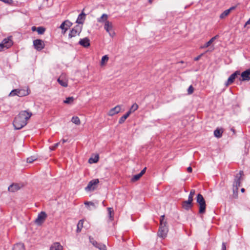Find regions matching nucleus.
I'll use <instances>...</instances> for the list:
<instances>
[{
    "instance_id": "1",
    "label": "nucleus",
    "mask_w": 250,
    "mask_h": 250,
    "mask_svg": "<svg viewBox=\"0 0 250 250\" xmlns=\"http://www.w3.org/2000/svg\"><path fill=\"white\" fill-rule=\"evenodd\" d=\"M32 113L28 110L21 111L15 117L13 121V125L16 129H20L26 125L27 121L30 118Z\"/></svg>"
},
{
    "instance_id": "2",
    "label": "nucleus",
    "mask_w": 250,
    "mask_h": 250,
    "mask_svg": "<svg viewBox=\"0 0 250 250\" xmlns=\"http://www.w3.org/2000/svg\"><path fill=\"white\" fill-rule=\"evenodd\" d=\"M165 216L162 215L160 219V224L159 229L158 232V235L161 238L166 237L167 232L168 228L167 226V222L164 220Z\"/></svg>"
},
{
    "instance_id": "3",
    "label": "nucleus",
    "mask_w": 250,
    "mask_h": 250,
    "mask_svg": "<svg viewBox=\"0 0 250 250\" xmlns=\"http://www.w3.org/2000/svg\"><path fill=\"white\" fill-rule=\"evenodd\" d=\"M196 201L199 205V213H205L206 208V204L203 195L200 193L198 194L196 197Z\"/></svg>"
},
{
    "instance_id": "4",
    "label": "nucleus",
    "mask_w": 250,
    "mask_h": 250,
    "mask_svg": "<svg viewBox=\"0 0 250 250\" xmlns=\"http://www.w3.org/2000/svg\"><path fill=\"white\" fill-rule=\"evenodd\" d=\"M29 94V90L27 88L26 89H15L12 90L9 94L8 96L13 97L18 96L19 97H23L28 95Z\"/></svg>"
},
{
    "instance_id": "5",
    "label": "nucleus",
    "mask_w": 250,
    "mask_h": 250,
    "mask_svg": "<svg viewBox=\"0 0 250 250\" xmlns=\"http://www.w3.org/2000/svg\"><path fill=\"white\" fill-rule=\"evenodd\" d=\"M82 26H80L79 25H76L75 26H74V28H73L71 30L70 32L68 35L69 38H71L72 37H76L77 35H79L82 31Z\"/></svg>"
},
{
    "instance_id": "6",
    "label": "nucleus",
    "mask_w": 250,
    "mask_h": 250,
    "mask_svg": "<svg viewBox=\"0 0 250 250\" xmlns=\"http://www.w3.org/2000/svg\"><path fill=\"white\" fill-rule=\"evenodd\" d=\"M99 183L98 179H95L91 180L88 184L86 187L85 188V190L87 191L94 190L97 188L98 184Z\"/></svg>"
},
{
    "instance_id": "7",
    "label": "nucleus",
    "mask_w": 250,
    "mask_h": 250,
    "mask_svg": "<svg viewBox=\"0 0 250 250\" xmlns=\"http://www.w3.org/2000/svg\"><path fill=\"white\" fill-rule=\"evenodd\" d=\"M104 28L111 37H113L115 35V32L113 31L112 22L109 21H106L104 25Z\"/></svg>"
},
{
    "instance_id": "8",
    "label": "nucleus",
    "mask_w": 250,
    "mask_h": 250,
    "mask_svg": "<svg viewBox=\"0 0 250 250\" xmlns=\"http://www.w3.org/2000/svg\"><path fill=\"white\" fill-rule=\"evenodd\" d=\"M33 46L37 51L42 50L45 47V43L41 39H36L33 41Z\"/></svg>"
},
{
    "instance_id": "9",
    "label": "nucleus",
    "mask_w": 250,
    "mask_h": 250,
    "mask_svg": "<svg viewBox=\"0 0 250 250\" xmlns=\"http://www.w3.org/2000/svg\"><path fill=\"white\" fill-rule=\"evenodd\" d=\"M46 214L44 211H42L39 214L37 218L35 220V223L38 226L41 225L45 220Z\"/></svg>"
},
{
    "instance_id": "10",
    "label": "nucleus",
    "mask_w": 250,
    "mask_h": 250,
    "mask_svg": "<svg viewBox=\"0 0 250 250\" xmlns=\"http://www.w3.org/2000/svg\"><path fill=\"white\" fill-rule=\"evenodd\" d=\"M243 175V171H240L239 172L235 175L234 181L233 184V188H238V187L240 186L241 177Z\"/></svg>"
},
{
    "instance_id": "11",
    "label": "nucleus",
    "mask_w": 250,
    "mask_h": 250,
    "mask_svg": "<svg viewBox=\"0 0 250 250\" xmlns=\"http://www.w3.org/2000/svg\"><path fill=\"white\" fill-rule=\"evenodd\" d=\"M240 75V72L239 71H236L233 74H232L228 78L227 81L225 83V85L226 86H228L229 85L232 84L235 79L238 77V76Z\"/></svg>"
},
{
    "instance_id": "12",
    "label": "nucleus",
    "mask_w": 250,
    "mask_h": 250,
    "mask_svg": "<svg viewBox=\"0 0 250 250\" xmlns=\"http://www.w3.org/2000/svg\"><path fill=\"white\" fill-rule=\"evenodd\" d=\"M89 241L95 247L98 248L100 250H106V248L105 245L98 243L91 236L89 237Z\"/></svg>"
},
{
    "instance_id": "13",
    "label": "nucleus",
    "mask_w": 250,
    "mask_h": 250,
    "mask_svg": "<svg viewBox=\"0 0 250 250\" xmlns=\"http://www.w3.org/2000/svg\"><path fill=\"white\" fill-rule=\"evenodd\" d=\"M241 81H250V68L243 72L241 74Z\"/></svg>"
},
{
    "instance_id": "14",
    "label": "nucleus",
    "mask_w": 250,
    "mask_h": 250,
    "mask_svg": "<svg viewBox=\"0 0 250 250\" xmlns=\"http://www.w3.org/2000/svg\"><path fill=\"white\" fill-rule=\"evenodd\" d=\"M22 186L18 183H13L8 188V190L11 192H15L21 189Z\"/></svg>"
},
{
    "instance_id": "15",
    "label": "nucleus",
    "mask_w": 250,
    "mask_h": 250,
    "mask_svg": "<svg viewBox=\"0 0 250 250\" xmlns=\"http://www.w3.org/2000/svg\"><path fill=\"white\" fill-rule=\"evenodd\" d=\"M121 105H118L114 108H111L108 112L107 115L109 116H113L114 115L119 113L121 111Z\"/></svg>"
},
{
    "instance_id": "16",
    "label": "nucleus",
    "mask_w": 250,
    "mask_h": 250,
    "mask_svg": "<svg viewBox=\"0 0 250 250\" xmlns=\"http://www.w3.org/2000/svg\"><path fill=\"white\" fill-rule=\"evenodd\" d=\"M11 37H9L4 39L1 42L3 45H4L6 49L10 48L13 45V42L11 40Z\"/></svg>"
},
{
    "instance_id": "17",
    "label": "nucleus",
    "mask_w": 250,
    "mask_h": 250,
    "mask_svg": "<svg viewBox=\"0 0 250 250\" xmlns=\"http://www.w3.org/2000/svg\"><path fill=\"white\" fill-rule=\"evenodd\" d=\"M60 85L63 87H67L68 85L67 80L65 78L64 76L61 75L57 80Z\"/></svg>"
},
{
    "instance_id": "18",
    "label": "nucleus",
    "mask_w": 250,
    "mask_h": 250,
    "mask_svg": "<svg viewBox=\"0 0 250 250\" xmlns=\"http://www.w3.org/2000/svg\"><path fill=\"white\" fill-rule=\"evenodd\" d=\"M79 43L84 47H88L90 45V40L88 38L81 39Z\"/></svg>"
},
{
    "instance_id": "19",
    "label": "nucleus",
    "mask_w": 250,
    "mask_h": 250,
    "mask_svg": "<svg viewBox=\"0 0 250 250\" xmlns=\"http://www.w3.org/2000/svg\"><path fill=\"white\" fill-rule=\"evenodd\" d=\"M31 30L33 32L37 31L39 34L42 35L44 33L46 28L42 26L38 27V28L36 26H32Z\"/></svg>"
},
{
    "instance_id": "20",
    "label": "nucleus",
    "mask_w": 250,
    "mask_h": 250,
    "mask_svg": "<svg viewBox=\"0 0 250 250\" xmlns=\"http://www.w3.org/2000/svg\"><path fill=\"white\" fill-rule=\"evenodd\" d=\"M193 206L192 203L188 201H184L182 202V207L187 210L191 209Z\"/></svg>"
},
{
    "instance_id": "21",
    "label": "nucleus",
    "mask_w": 250,
    "mask_h": 250,
    "mask_svg": "<svg viewBox=\"0 0 250 250\" xmlns=\"http://www.w3.org/2000/svg\"><path fill=\"white\" fill-rule=\"evenodd\" d=\"M86 15L83 13V11L79 15L77 20L76 21V22L79 24H83L84 21L85 19Z\"/></svg>"
},
{
    "instance_id": "22",
    "label": "nucleus",
    "mask_w": 250,
    "mask_h": 250,
    "mask_svg": "<svg viewBox=\"0 0 250 250\" xmlns=\"http://www.w3.org/2000/svg\"><path fill=\"white\" fill-rule=\"evenodd\" d=\"M62 246L59 243H55L50 248V250H62Z\"/></svg>"
},
{
    "instance_id": "23",
    "label": "nucleus",
    "mask_w": 250,
    "mask_h": 250,
    "mask_svg": "<svg viewBox=\"0 0 250 250\" xmlns=\"http://www.w3.org/2000/svg\"><path fill=\"white\" fill-rule=\"evenodd\" d=\"M107 19L108 15L106 14H104L100 18L97 19V21L100 23L104 22L105 23L106 21H108Z\"/></svg>"
},
{
    "instance_id": "24",
    "label": "nucleus",
    "mask_w": 250,
    "mask_h": 250,
    "mask_svg": "<svg viewBox=\"0 0 250 250\" xmlns=\"http://www.w3.org/2000/svg\"><path fill=\"white\" fill-rule=\"evenodd\" d=\"M130 112L127 111L125 115H123L122 117H121L120 118L119 121V123L120 124H122L123 123H124L125 122V120L130 115Z\"/></svg>"
},
{
    "instance_id": "25",
    "label": "nucleus",
    "mask_w": 250,
    "mask_h": 250,
    "mask_svg": "<svg viewBox=\"0 0 250 250\" xmlns=\"http://www.w3.org/2000/svg\"><path fill=\"white\" fill-rule=\"evenodd\" d=\"M13 250H24V246L22 243H17L14 245Z\"/></svg>"
},
{
    "instance_id": "26",
    "label": "nucleus",
    "mask_w": 250,
    "mask_h": 250,
    "mask_svg": "<svg viewBox=\"0 0 250 250\" xmlns=\"http://www.w3.org/2000/svg\"><path fill=\"white\" fill-rule=\"evenodd\" d=\"M218 37V35H216L213 38H212L209 41H208L207 42H206L205 45L203 46V48H207L208 47L212 42H213Z\"/></svg>"
},
{
    "instance_id": "27",
    "label": "nucleus",
    "mask_w": 250,
    "mask_h": 250,
    "mask_svg": "<svg viewBox=\"0 0 250 250\" xmlns=\"http://www.w3.org/2000/svg\"><path fill=\"white\" fill-rule=\"evenodd\" d=\"M223 130L221 129H216L214 131V135L217 138H220L222 135Z\"/></svg>"
},
{
    "instance_id": "28",
    "label": "nucleus",
    "mask_w": 250,
    "mask_h": 250,
    "mask_svg": "<svg viewBox=\"0 0 250 250\" xmlns=\"http://www.w3.org/2000/svg\"><path fill=\"white\" fill-rule=\"evenodd\" d=\"M107 210L108 211V217L110 221H112L114 219L113 209L111 208H108Z\"/></svg>"
},
{
    "instance_id": "29",
    "label": "nucleus",
    "mask_w": 250,
    "mask_h": 250,
    "mask_svg": "<svg viewBox=\"0 0 250 250\" xmlns=\"http://www.w3.org/2000/svg\"><path fill=\"white\" fill-rule=\"evenodd\" d=\"M83 220H80L78 224H77V232L79 233L81 232L83 227Z\"/></svg>"
},
{
    "instance_id": "30",
    "label": "nucleus",
    "mask_w": 250,
    "mask_h": 250,
    "mask_svg": "<svg viewBox=\"0 0 250 250\" xmlns=\"http://www.w3.org/2000/svg\"><path fill=\"white\" fill-rule=\"evenodd\" d=\"M71 121L72 122V123L77 125H79L81 124L80 120L77 116L73 117L72 118Z\"/></svg>"
},
{
    "instance_id": "31",
    "label": "nucleus",
    "mask_w": 250,
    "mask_h": 250,
    "mask_svg": "<svg viewBox=\"0 0 250 250\" xmlns=\"http://www.w3.org/2000/svg\"><path fill=\"white\" fill-rule=\"evenodd\" d=\"M74 98L73 97H69L66 98L65 100L64 101V103L67 104H71L74 102Z\"/></svg>"
},
{
    "instance_id": "32",
    "label": "nucleus",
    "mask_w": 250,
    "mask_h": 250,
    "mask_svg": "<svg viewBox=\"0 0 250 250\" xmlns=\"http://www.w3.org/2000/svg\"><path fill=\"white\" fill-rule=\"evenodd\" d=\"M229 13L230 12L228 9L226 10L220 15V18L222 19H224L228 16Z\"/></svg>"
},
{
    "instance_id": "33",
    "label": "nucleus",
    "mask_w": 250,
    "mask_h": 250,
    "mask_svg": "<svg viewBox=\"0 0 250 250\" xmlns=\"http://www.w3.org/2000/svg\"><path fill=\"white\" fill-rule=\"evenodd\" d=\"M138 104H134L131 106V107H130L129 110L128 112H130V114H131L132 112H133L135 111H136L138 109Z\"/></svg>"
},
{
    "instance_id": "34",
    "label": "nucleus",
    "mask_w": 250,
    "mask_h": 250,
    "mask_svg": "<svg viewBox=\"0 0 250 250\" xmlns=\"http://www.w3.org/2000/svg\"><path fill=\"white\" fill-rule=\"evenodd\" d=\"M37 159V157L35 156H32L29 157H28L26 160V162L28 163H32L34 161Z\"/></svg>"
},
{
    "instance_id": "35",
    "label": "nucleus",
    "mask_w": 250,
    "mask_h": 250,
    "mask_svg": "<svg viewBox=\"0 0 250 250\" xmlns=\"http://www.w3.org/2000/svg\"><path fill=\"white\" fill-rule=\"evenodd\" d=\"M238 188H233V194L232 197L233 198L236 199L238 197Z\"/></svg>"
},
{
    "instance_id": "36",
    "label": "nucleus",
    "mask_w": 250,
    "mask_h": 250,
    "mask_svg": "<svg viewBox=\"0 0 250 250\" xmlns=\"http://www.w3.org/2000/svg\"><path fill=\"white\" fill-rule=\"evenodd\" d=\"M60 28L62 29V33L63 35L66 33V31L68 30L67 27H66L64 25L63 22L61 24Z\"/></svg>"
},
{
    "instance_id": "37",
    "label": "nucleus",
    "mask_w": 250,
    "mask_h": 250,
    "mask_svg": "<svg viewBox=\"0 0 250 250\" xmlns=\"http://www.w3.org/2000/svg\"><path fill=\"white\" fill-rule=\"evenodd\" d=\"M108 59H109V58L107 55H106L102 57V60H101V65H103L104 64L105 62H107Z\"/></svg>"
},
{
    "instance_id": "38",
    "label": "nucleus",
    "mask_w": 250,
    "mask_h": 250,
    "mask_svg": "<svg viewBox=\"0 0 250 250\" xmlns=\"http://www.w3.org/2000/svg\"><path fill=\"white\" fill-rule=\"evenodd\" d=\"M142 177L141 175L139 173L136 175H134L131 178V181L132 182H134L137 180H138Z\"/></svg>"
},
{
    "instance_id": "39",
    "label": "nucleus",
    "mask_w": 250,
    "mask_h": 250,
    "mask_svg": "<svg viewBox=\"0 0 250 250\" xmlns=\"http://www.w3.org/2000/svg\"><path fill=\"white\" fill-rule=\"evenodd\" d=\"M99 156L98 155L96 156L94 158H90L89 159V162L90 163H95L98 161Z\"/></svg>"
},
{
    "instance_id": "40",
    "label": "nucleus",
    "mask_w": 250,
    "mask_h": 250,
    "mask_svg": "<svg viewBox=\"0 0 250 250\" xmlns=\"http://www.w3.org/2000/svg\"><path fill=\"white\" fill-rule=\"evenodd\" d=\"M63 23L64 24V25L66 27H67V28H68L69 27L71 26V25H72V23L68 20L65 21H64L63 22Z\"/></svg>"
},
{
    "instance_id": "41",
    "label": "nucleus",
    "mask_w": 250,
    "mask_h": 250,
    "mask_svg": "<svg viewBox=\"0 0 250 250\" xmlns=\"http://www.w3.org/2000/svg\"><path fill=\"white\" fill-rule=\"evenodd\" d=\"M194 91V88L192 85H190L188 89V94H191Z\"/></svg>"
},
{
    "instance_id": "42",
    "label": "nucleus",
    "mask_w": 250,
    "mask_h": 250,
    "mask_svg": "<svg viewBox=\"0 0 250 250\" xmlns=\"http://www.w3.org/2000/svg\"><path fill=\"white\" fill-rule=\"evenodd\" d=\"M59 144V143L55 144L53 146H50L49 149H50V150H54L58 146Z\"/></svg>"
},
{
    "instance_id": "43",
    "label": "nucleus",
    "mask_w": 250,
    "mask_h": 250,
    "mask_svg": "<svg viewBox=\"0 0 250 250\" xmlns=\"http://www.w3.org/2000/svg\"><path fill=\"white\" fill-rule=\"evenodd\" d=\"M0 1L9 4H11L13 3L12 0H0Z\"/></svg>"
},
{
    "instance_id": "44",
    "label": "nucleus",
    "mask_w": 250,
    "mask_h": 250,
    "mask_svg": "<svg viewBox=\"0 0 250 250\" xmlns=\"http://www.w3.org/2000/svg\"><path fill=\"white\" fill-rule=\"evenodd\" d=\"M193 200V196L189 194L188 197V200L187 201L192 203Z\"/></svg>"
},
{
    "instance_id": "45",
    "label": "nucleus",
    "mask_w": 250,
    "mask_h": 250,
    "mask_svg": "<svg viewBox=\"0 0 250 250\" xmlns=\"http://www.w3.org/2000/svg\"><path fill=\"white\" fill-rule=\"evenodd\" d=\"M84 204L94 206V204L92 202H86L84 203Z\"/></svg>"
},
{
    "instance_id": "46",
    "label": "nucleus",
    "mask_w": 250,
    "mask_h": 250,
    "mask_svg": "<svg viewBox=\"0 0 250 250\" xmlns=\"http://www.w3.org/2000/svg\"><path fill=\"white\" fill-rule=\"evenodd\" d=\"M5 48L4 45H3L2 43H0V51L3 50V49Z\"/></svg>"
},
{
    "instance_id": "47",
    "label": "nucleus",
    "mask_w": 250,
    "mask_h": 250,
    "mask_svg": "<svg viewBox=\"0 0 250 250\" xmlns=\"http://www.w3.org/2000/svg\"><path fill=\"white\" fill-rule=\"evenodd\" d=\"M146 167H145L141 172L140 173H139L141 175V176H142L146 172Z\"/></svg>"
},
{
    "instance_id": "48",
    "label": "nucleus",
    "mask_w": 250,
    "mask_h": 250,
    "mask_svg": "<svg viewBox=\"0 0 250 250\" xmlns=\"http://www.w3.org/2000/svg\"><path fill=\"white\" fill-rule=\"evenodd\" d=\"M195 193V190L194 189H191L190 191L189 194L194 196Z\"/></svg>"
},
{
    "instance_id": "49",
    "label": "nucleus",
    "mask_w": 250,
    "mask_h": 250,
    "mask_svg": "<svg viewBox=\"0 0 250 250\" xmlns=\"http://www.w3.org/2000/svg\"><path fill=\"white\" fill-rule=\"evenodd\" d=\"M236 6H232L231 7H230L228 10L229 11V12H230L232 10H234L236 8Z\"/></svg>"
},
{
    "instance_id": "50",
    "label": "nucleus",
    "mask_w": 250,
    "mask_h": 250,
    "mask_svg": "<svg viewBox=\"0 0 250 250\" xmlns=\"http://www.w3.org/2000/svg\"><path fill=\"white\" fill-rule=\"evenodd\" d=\"M222 250H226V244L225 243H222Z\"/></svg>"
},
{
    "instance_id": "51",
    "label": "nucleus",
    "mask_w": 250,
    "mask_h": 250,
    "mask_svg": "<svg viewBox=\"0 0 250 250\" xmlns=\"http://www.w3.org/2000/svg\"><path fill=\"white\" fill-rule=\"evenodd\" d=\"M192 168L191 167H189L187 168V171L188 172H192Z\"/></svg>"
},
{
    "instance_id": "52",
    "label": "nucleus",
    "mask_w": 250,
    "mask_h": 250,
    "mask_svg": "<svg viewBox=\"0 0 250 250\" xmlns=\"http://www.w3.org/2000/svg\"><path fill=\"white\" fill-rule=\"evenodd\" d=\"M201 56H202V55H199V56H197V57H195V58H194V61H197L199 60V59L200 58V57H201Z\"/></svg>"
},
{
    "instance_id": "53",
    "label": "nucleus",
    "mask_w": 250,
    "mask_h": 250,
    "mask_svg": "<svg viewBox=\"0 0 250 250\" xmlns=\"http://www.w3.org/2000/svg\"><path fill=\"white\" fill-rule=\"evenodd\" d=\"M248 24H250V18L249 19V20L246 22L245 26Z\"/></svg>"
},
{
    "instance_id": "54",
    "label": "nucleus",
    "mask_w": 250,
    "mask_h": 250,
    "mask_svg": "<svg viewBox=\"0 0 250 250\" xmlns=\"http://www.w3.org/2000/svg\"><path fill=\"white\" fill-rule=\"evenodd\" d=\"M230 130L233 132V134H235V131L234 128H231Z\"/></svg>"
},
{
    "instance_id": "55",
    "label": "nucleus",
    "mask_w": 250,
    "mask_h": 250,
    "mask_svg": "<svg viewBox=\"0 0 250 250\" xmlns=\"http://www.w3.org/2000/svg\"><path fill=\"white\" fill-rule=\"evenodd\" d=\"M245 189H244V188H241V191L242 192H244L245 191Z\"/></svg>"
},
{
    "instance_id": "56",
    "label": "nucleus",
    "mask_w": 250,
    "mask_h": 250,
    "mask_svg": "<svg viewBox=\"0 0 250 250\" xmlns=\"http://www.w3.org/2000/svg\"><path fill=\"white\" fill-rule=\"evenodd\" d=\"M153 0H148V1L150 3H151L152 2Z\"/></svg>"
},
{
    "instance_id": "57",
    "label": "nucleus",
    "mask_w": 250,
    "mask_h": 250,
    "mask_svg": "<svg viewBox=\"0 0 250 250\" xmlns=\"http://www.w3.org/2000/svg\"><path fill=\"white\" fill-rule=\"evenodd\" d=\"M65 142H66V141H65V140H62V142H63V143H65Z\"/></svg>"
}]
</instances>
